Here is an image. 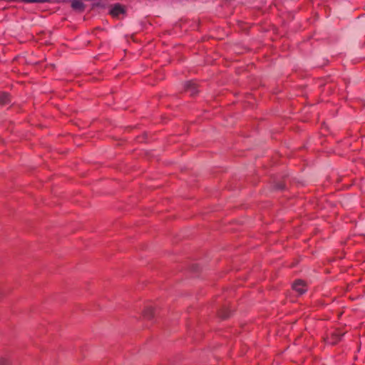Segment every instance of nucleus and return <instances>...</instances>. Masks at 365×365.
I'll return each instance as SVG.
<instances>
[{"instance_id":"obj_1","label":"nucleus","mask_w":365,"mask_h":365,"mask_svg":"<svg viewBox=\"0 0 365 365\" xmlns=\"http://www.w3.org/2000/svg\"><path fill=\"white\" fill-rule=\"evenodd\" d=\"M292 288L299 294H303L304 292H307V286L304 281L301 279H297L294 282Z\"/></svg>"},{"instance_id":"obj_2","label":"nucleus","mask_w":365,"mask_h":365,"mask_svg":"<svg viewBox=\"0 0 365 365\" xmlns=\"http://www.w3.org/2000/svg\"><path fill=\"white\" fill-rule=\"evenodd\" d=\"M185 88L190 96H194L198 92L197 83L193 81L187 82L185 83Z\"/></svg>"},{"instance_id":"obj_3","label":"nucleus","mask_w":365,"mask_h":365,"mask_svg":"<svg viewBox=\"0 0 365 365\" xmlns=\"http://www.w3.org/2000/svg\"><path fill=\"white\" fill-rule=\"evenodd\" d=\"M344 335V332H341L340 331H334L331 334V339H329V343L331 344H336Z\"/></svg>"},{"instance_id":"obj_4","label":"nucleus","mask_w":365,"mask_h":365,"mask_svg":"<svg viewBox=\"0 0 365 365\" xmlns=\"http://www.w3.org/2000/svg\"><path fill=\"white\" fill-rule=\"evenodd\" d=\"M124 12H125L124 8L119 4H115L110 10V14L114 17H117L120 14H123Z\"/></svg>"},{"instance_id":"obj_5","label":"nucleus","mask_w":365,"mask_h":365,"mask_svg":"<svg viewBox=\"0 0 365 365\" xmlns=\"http://www.w3.org/2000/svg\"><path fill=\"white\" fill-rule=\"evenodd\" d=\"M71 6L76 10L81 11L83 9V4L79 0H73L71 2Z\"/></svg>"},{"instance_id":"obj_6","label":"nucleus","mask_w":365,"mask_h":365,"mask_svg":"<svg viewBox=\"0 0 365 365\" xmlns=\"http://www.w3.org/2000/svg\"><path fill=\"white\" fill-rule=\"evenodd\" d=\"M10 102L9 96L8 94L4 93L0 95V104L1 105H6Z\"/></svg>"},{"instance_id":"obj_7","label":"nucleus","mask_w":365,"mask_h":365,"mask_svg":"<svg viewBox=\"0 0 365 365\" xmlns=\"http://www.w3.org/2000/svg\"><path fill=\"white\" fill-rule=\"evenodd\" d=\"M145 316L148 318H151L153 317V309L151 307H148L145 311Z\"/></svg>"},{"instance_id":"obj_8","label":"nucleus","mask_w":365,"mask_h":365,"mask_svg":"<svg viewBox=\"0 0 365 365\" xmlns=\"http://www.w3.org/2000/svg\"><path fill=\"white\" fill-rule=\"evenodd\" d=\"M7 364V360L4 358L0 359V365H6Z\"/></svg>"},{"instance_id":"obj_9","label":"nucleus","mask_w":365,"mask_h":365,"mask_svg":"<svg viewBox=\"0 0 365 365\" xmlns=\"http://www.w3.org/2000/svg\"><path fill=\"white\" fill-rule=\"evenodd\" d=\"M220 317L222 318H227L228 317V314H220Z\"/></svg>"}]
</instances>
